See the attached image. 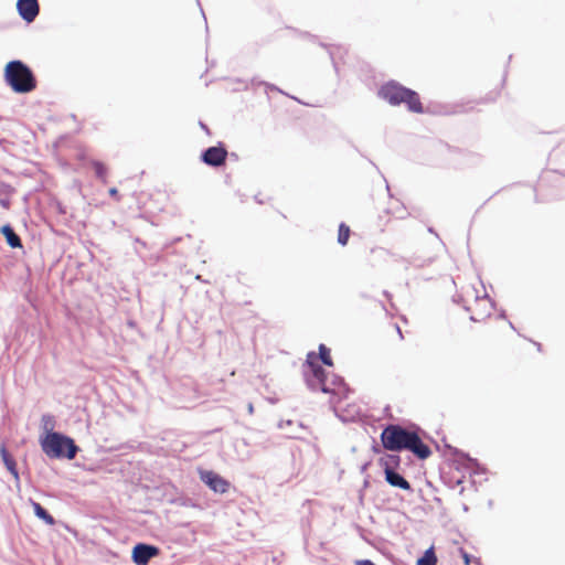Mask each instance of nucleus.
I'll list each match as a JSON object with an SVG mask.
<instances>
[{"mask_svg":"<svg viewBox=\"0 0 565 565\" xmlns=\"http://www.w3.org/2000/svg\"><path fill=\"white\" fill-rule=\"evenodd\" d=\"M437 557L435 555L434 548H428L424 555L417 561V565H436Z\"/></svg>","mask_w":565,"mask_h":565,"instance_id":"obj_17","label":"nucleus"},{"mask_svg":"<svg viewBox=\"0 0 565 565\" xmlns=\"http://www.w3.org/2000/svg\"><path fill=\"white\" fill-rule=\"evenodd\" d=\"M379 465L383 468L385 480L390 486L412 491L411 483L403 476L395 472V469L401 465L398 455L386 454L379 459Z\"/></svg>","mask_w":565,"mask_h":565,"instance_id":"obj_5","label":"nucleus"},{"mask_svg":"<svg viewBox=\"0 0 565 565\" xmlns=\"http://www.w3.org/2000/svg\"><path fill=\"white\" fill-rule=\"evenodd\" d=\"M395 328H396V331H397V332H398V334H399V338H403L399 327H398V326H395Z\"/></svg>","mask_w":565,"mask_h":565,"instance_id":"obj_25","label":"nucleus"},{"mask_svg":"<svg viewBox=\"0 0 565 565\" xmlns=\"http://www.w3.org/2000/svg\"><path fill=\"white\" fill-rule=\"evenodd\" d=\"M93 168H94V171H95L96 175L99 179L105 181L106 175H107V168L105 167V164L99 162V161H95L93 163Z\"/></svg>","mask_w":565,"mask_h":565,"instance_id":"obj_20","label":"nucleus"},{"mask_svg":"<svg viewBox=\"0 0 565 565\" xmlns=\"http://www.w3.org/2000/svg\"><path fill=\"white\" fill-rule=\"evenodd\" d=\"M407 89V87H404L398 83L390 82L381 86L379 89V96L391 105L397 106L402 104Z\"/></svg>","mask_w":565,"mask_h":565,"instance_id":"obj_7","label":"nucleus"},{"mask_svg":"<svg viewBox=\"0 0 565 565\" xmlns=\"http://www.w3.org/2000/svg\"><path fill=\"white\" fill-rule=\"evenodd\" d=\"M461 554H462V558L465 561V564L466 565H470V556H469V554L467 552L462 551V550H461Z\"/></svg>","mask_w":565,"mask_h":565,"instance_id":"obj_22","label":"nucleus"},{"mask_svg":"<svg viewBox=\"0 0 565 565\" xmlns=\"http://www.w3.org/2000/svg\"><path fill=\"white\" fill-rule=\"evenodd\" d=\"M381 441L386 450H409L419 459H427L431 450L416 431L407 430L399 425H388L381 434Z\"/></svg>","mask_w":565,"mask_h":565,"instance_id":"obj_1","label":"nucleus"},{"mask_svg":"<svg viewBox=\"0 0 565 565\" xmlns=\"http://www.w3.org/2000/svg\"><path fill=\"white\" fill-rule=\"evenodd\" d=\"M303 374L307 383L315 390H321L323 393H334L335 382H332V386L328 383L327 373L318 362V356L315 352L307 354L306 363L303 365Z\"/></svg>","mask_w":565,"mask_h":565,"instance_id":"obj_4","label":"nucleus"},{"mask_svg":"<svg viewBox=\"0 0 565 565\" xmlns=\"http://www.w3.org/2000/svg\"><path fill=\"white\" fill-rule=\"evenodd\" d=\"M351 235V230L345 223H341L339 225L338 232V243L342 246H345L349 242Z\"/></svg>","mask_w":565,"mask_h":565,"instance_id":"obj_16","label":"nucleus"},{"mask_svg":"<svg viewBox=\"0 0 565 565\" xmlns=\"http://www.w3.org/2000/svg\"><path fill=\"white\" fill-rule=\"evenodd\" d=\"M17 10L25 22L31 23L39 15L40 6L38 0H18Z\"/></svg>","mask_w":565,"mask_h":565,"instance_id":"obj_11","label":"nucleus"},{"mask_svg":"<svg viewBox=\"0 0 565 565\" xmlns=\"http://www.w3.org/2000/svg\"><path fill=\"white\" fill-rule=\"evenodd\" d=\"M200 479L212 491L217 493H225L230 489V482L212 470H200Z\"/></svg>","mask_w":565,"mask_h":565,"instance_id":"obj_8","label":"nucleus"},{"mask_svg":"<svg viewBox=\"0 0 565 565\" xmlns=\"http://www.w3.org/2000/svg\"><path fill=\"white\" fill-rule=\"evenodd\" d=\"M248 413H249V414H253V413H254V406H253V404H249V405H248Z\"/></svg>","mask_w":565,"mask_h":565,"instance_id":"obj_24","label":"nucleus"},{"mask_svg":"<svg viewBox=\"0 0 565 565\" xmlns=\"http://www.w3.org/2000/svg\"><path fill=\"white\" fill-rule=\"evenodd\" d=\"M402 104H405L409 111L416 114H423L424 107L420 102L419 95L412 89H407V93L404 95Z\"/></svg>","mask_w":565,"mask_h":565,"instance_id":"obj_12","label":"nucleus"},{"mask_svg":"<svg viewBox=\"0 0 565 565\" xmlns=\"http://www.w3.org/2000/svg\"><path fill=\"white\" fill-rule=\"evenodd\" d=\"M109 194H110L111 196H117V195H118V190H117L116 188H111V189L109 190Z\"/></svg>","mask_w":565,"mask_h":565,"instance_id":"obj_23","label":"nucleus"},{"mask_svg":"<svg viewBox=\"0 0 565 565\" xmlns=\"http://www.w3.org/2000/svg\"><path fill=\"white\" fill-rule=\"evenodd\" d=\"M43 452L50 458L74 459L77 454V446L74 440L60 433H49L40 439Z\"/></svg>","mask_w":565,"mask_h":565,"instance_id":"obj_3","label":"nucleus"},{"mask_svg":"<svg viewBox=\"0 0 565 565\" xmlns=\"http://www.w3.org/2000/svg\"><path fill=\"white\" fill-rule=\"evenodd\" d=\"M317 356H318V361L321 360L322 363L326 364L327 366L333 365L330 350L324 344L319 345V354Z\"/></svg>","mask_w":565,"mask_h":565,"instance_id":"obj_18","label":"nucleus"},{"mask_svg":"<svg viewBox=\"0 0 565 565\" xmlns=\"http://www.w3.org/2000/svg\"><path fill=\"white\" fill-rule=\"evenodd\" d=\"M32 508L35 515L46 524L53 525L55 523L53 516L39 502H32Z\"/></svg>","mask_w":565,"mask_h":565,"instance_id":"obj_15","label":"nucleus"},{"mask_svg":"<svg viewBox=\"0 0 565 565\" xmlns=\"http://www.w3.org/2000/svg\"><path fill=\"white\" fill-rule=\"evenodd\" d=\"M227 150L223 146L207 148L202 153V161L211 167H220L225 163Z\"/></svg>","mask_w":565,"mask_h":565,"instance_id":"obj_9","label":"nucleus"},{"mask_svg":"<svg viewBox=\"0 0 565 565\" xmlns=\"http://www.w3.org/2000/svg\"><path fill=\"white\" fill-rule=\"evenodd\" d=\"M41 423L42 428L46 431V434L53 433L52 430L55 427V419L52 415H43L41 418Z\"/></svg>","mask_w":565,"mask_h":565,"instance_id":"obj_19","label":"nucleus"},{"mask_svg":"<svg viewBox=\"0 0 565 565\" xmlns=\"http://www.w3.org/2000/svg\"><path fill=\"white\" fill-rule=\"evenodd\" d=\"M1 233L6 237L7 243L10 247L18 248L22 246L19 235L13 231V228L10 225L2 226Z\"/></svg>","mask_w":565,"mask_h":565,"instance_id":"obj_13","label":"nucleus"},{"mask_svg":"<svg viewBox=\"0 0 565 565\" xmlns=\"http://www.w3.org/2000/svg\"><path fill=\"white\" fill-rule=\"evenodd\" d=\"M159 554V548L147 544H137L132 550V561L137 565H147L149 561Z\"/></svg>","mask_w":565,"mask_h":565,"instance_id":"obj_10","label":"nucleus"},{"mask_svg":"<svg viewBox=\"0 0 565 565\" xmlns=\"http://www.w3.org/2000/svg\"><path fill=\"white\" fill-rule=\"evenodd\" d=\"M355 565H375V564L370 559H360V561L355 562Z\"/></svg>","mask_w":565,"mask_h":565,"instance_id":"obj_21","label":"nucleus"},{"mask_svg":"<svg viewBox=\"0 0 565 565\" xmlns=\"http://www.w3.org/2000/svg\"><path fill=\"white\" fill-rule=\"evenodd\" d=\"M467 310L473 321H482L492 315L493 306L489 297H477L467 305Z\"/></svg>","mask_w":565,"mask_h":565,"instance_id":"obj_6","label":"nucleus"},{"mask_svg":"<svg viewBox=\"0 0 565 565\" xmlns=\"http://www.w3.org/2000/svg\"><path fill=\"white\" fill-rule=\"evenodd\" d=\"M4 78L15 93H30L36 87L32 71L21 61H11L6 65Z\"/></svg>","mask_w":565,"mask_h":565,"instance_id":"obj_2","label":"nucleus"},{"mask_svg":"<svg viewBox=\"0 0 565 565\" xmlns=\"http://www.w3.org/2000/svg\"><path fill=\"white\" fill-rule=\"evenodd\" d=\"M0 454L3 460L4 466L9 470V472L15 478L19 479V473L17 469V463L13 457L8 452L6 446H1Z\"/></svg>","mask_w":565,"mask_h":565,"instance_id":"obj_14","label":"nucleus"}]
</instances>
